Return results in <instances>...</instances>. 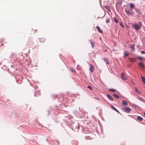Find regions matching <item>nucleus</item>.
<instances>
[{"label":"nucleus","instance_id":"nucleus-26","mask_svg":"<svg viewBox=\"0 0 145 145\" xmlns=\"http://www.w3.org/2000/svg\"><path fill=\"white\" fill-rule=\"evenodd\" d=\"M138 98L140 100L142 101H143V98H142L141 97H138Z\"/></svg>","mask_w":145,"mask_h":145},{"label":"nucleus","instance_id":"nucleus-14","mask_svg":"<svg viewBox=\"0 0 145 145\" xmlns=\"http://www.w3.org/2000/svg\"><path fill=\"white\" fill-rule=\"evenodd\" d=\"M90 41L91 42V43L92 46V47L93 48L94 46V44H95L94 42V41H92V40H91Z\"/></svg>","mask_w":145,"mask_h":145},{"label":"nucleus","instance_id":"nucleus-18","mask_svg":"<svg viewBox=\"0 0 145 145\" xmlns=\"http://www.w3.org/2000/svg\"><path fill=\"white\" fill-rule=\"evenodd\" d=\"M135 10L138 13V14H140V10L139 9H137V8H135Z\"/></svg>","mask_w":145,"mask_h":145},{"label":"nucleus","instance_id":"nucleus-28","mask_svg":"<svg viewBox=\"0 0 145 145\" xmlns=\"http://www.w3.org/2000/svg\"><path fill=\"white\" fill-rule=\"evenodd\" d=\"M87 88H88V89H90V90H92V87H91V86H87Z\"/></svg>","mask_w":145,"mask_h":145},{"label":"nucleus","instance_id":"nucleus-9","mask_svg":"<svg viewBox=\"0 0 145 145\" xmlns=\"http://www.w3.org/2000/svg\"><path fill=\"white\" fill-rule=\"evenodd\" d=\"M129 55V53L126 51H125L124 54V57H126L128 56Z\"/></svg>","mask_w":145,"mask_h":145},{"label":"nucleus","instance_id":"nucleus-23","mask_svg":"<svg viewBox=\"0 0 145 145\" xmlns=\"http://www.w3.org/2000/svg\"><path fill=\"white\" fill-rule=\"evenodd\" d=\"M131 51H133L135 50L134 47L133 46H131Z\"/></svg>","mask_w":145,"mask_h":145},{"label":"nucleus","instance_id":"nucleus-11","mask_svg":"<svg viewBox=\"0 0 145 145\" xmlns=\"http://www.w3.org/2000/svg\"><path fill=\"white\" fill-rule=\"evenodd\" d=\"M103 59L104 60V61L106 62V64L108 65L109 64V61L107 58H105Z\"/></svg>","mask_w":145,"mask_h":145},{"label":"nucleus","instance_id":"nucleus-15","mask_svg":"<svg viewBox=\"0 0 145 145\" xmlns=\"http://www.w3.org/2000/svg\"><path fill=\"white\" fill-rule=\"evenodd\" d=\"M137 119L140 121H142L143 119L142 117L140 116H138L137 117Z\"/></svg>","mask_w":145,"mask_h":145},{"label":"nucleus","instance_id":"nucleus-5","mask_svg":"<svg viewBox=\"0 0 145 145\" xmlns=\"http://www.w3.org/2000/svg\"><path fill=\"white\" fill-rule=\"evenodd\" d=\"M121 78L123 80H127V77H126L125 76L123 73H121Z\"/></svg>","mask_w":145,"mask_h":145},{"label":"nucleus","instance_id":"nucleus-20","mask_svg":"<svg viewBox=\"0 0 145 145\" xmlns=\"http://www.w3.org/2000/svg\"><path fill=\"white\" fill-rule=\"evenodd\" d=\"M132 62H133L134 61H135L136 59H133V58H130L129 59Z\"/></svg>","mask_w":145,"mask_h":145},{"label":"nucleus","instance_id":"nucleus-29","mask_svg":"<svg viewBox=\"0 0 145 145\" xmlns=\"http://www.w3.org/2000/svg\"><path fill=\"white\" fill-rule=\"evenodd\" d=\"M70 70L71 71L73 72H75V71H74L72 68H71Z\"/></svg>","mask_w":145,"mask_h":145},{"label":"nucleus","instance_id":"nucleus-32","mask_svg":"<svg viewBox=\"0 0 145 145\" xmlns=\"http://www.w3.org/2000/svg\"><path fill=\"white\" fill-rule=\"evenodd\" d=\"M141 54H144L145 53V52L144 51H142L141 52Z\"/></svg>","mask_w":145,"mask_h":145},{"label":"nucleus","instance_id":"nucleus-12","mask_svg":"<svg viewBox=\"0 0 145 145\" xmlns=\"http://www.w3.org/2000/svg\"><path fill=\"white\" fill-rule=\"evenodd\" d=\"M122 103L123 105H127V101L124 100L122 101Z\"/></svg>","mask_w":145,"mask_h":145},{"label":"nucleus","instance_id":"nucleus-25","mask_svg":"<svg viewBox=\"0 0 145 145\" xmlns=\"http://www.w3.org/2000/svg\"><path fill=\"white\" fill-rule=\"evenodd\" d=\"M109 90L110 91H112L114 92L116 91L115 90L113 89H109Z\"/></svg>","mask_w":145,"mask_h":145},{"label":"nucleus","instance_id":"nucleus-31","mask_svg":"<svg viewBox=\"0 0 145 145\" xmlns=\"http://www.w3.org/2000/svg\"><path fill=\"white\" fill-rule=\"evenodd\" d=\"M138 58L139 59H143V58L141 57H140V56H138Z\"/></svg>","mask_w":145,"mask_h":145},{"label":"nucleus","instance_id":"nucleus-10","mask_svg":"<svg viewBox=\"0 0 145 145\" xmlns=\"http://www.w3.org/2000/svg\"><path fill=\"white\" fill-rule=\"evenodd\" d=\"M111 107L116 112H118V113H119V111L115 107H114L112 105L111 106Z\"/></svg>","mask_w":145,"mask_h":145},{"label":"nucleus","instance_id":"nucleus-19","mask_svg":"<svg viewBox=\"0 0 145 145\" xmlns=\"http://www.w3.org/2000/svg\"><path fill=\"white\" fill-rule=\"evenodd\" d=\"M105 9H106V10H107L109 12H110V10L109 7L108 6H105Z\"/></svg>","mask_w":145,"mask_h":145},{"label":"nucleus","instance_id":"nucleus-22","mask_svg":"<svg viewBox=\"0 0 145 145\" xmlns=\"http://www.w3.org/2000/svg\"><path fill=\"white\" fill-rule=\"evenodd\" d=\"M113 95L114 97H116V98H119V96L118 95H116L115 94H114Z\"/></svg>","mask_w":145,"mask_h":145},{"label":"nucleus","instance_id":"nucleus-8","mask_svg":"<svg viewBox=\"0 0 145 145\" xmlns=\"http://www.w3.org/2000/svg\"><path fill=\"white\" fill-rule=\"evenodd\" d=\"M106 96H107V97L109 99H110V100H111L112 101H113V99L112 97L109 94H107Z\"/></svg>","mask_w":145,"mask_h":145},{"label":"nucleus","instance_id":"nucleus-33","mask_svg":"<svg viewBox=\"0 0 145 145\" xmlns=\"http://www.w3.org/2000/svg\"><path fill=\"white\" fill-rule=\"evenodd\" d=\"M144 115L145 116V112H144Z\"/></svg>","mask_w":145,"mask_h":145},{"label":"nucleus","instance_id":"nucleus-13","mask_svg":"<svg viewBox=\"0 0 145 145\" xmlns=\"http://www.w3.org/2000/svg\"><path fill=\"white\" fill-rule=\"evenodd\" d=\"M141 78L142 82H143V84H145V77L144 76H141Z\"/></svg>","mask_w":145,"mask_h":145},{"label":"nucleus","instance_id":"nucleus-34","mask_svg":"<svg viewBox=\"0 0 145 145\" xmlns=\"http://www.w3.org/2000/svg\"><path fill=\"white\" fill-rule=\"evenodd\" d=\"M40 125L42 127L43 126V125Z\"/></svg>","mask_w":145,"mask_h":145},{"label":"nucleus","instance_id":"nucleus-6","mask_svg":"<svg viewBox=\"0 0 145 145\" xmlns=\"http://www.w3.org/2000/svg\"><path fill=\"white\" fill-rule=\"evenodd\" d=\"M90 67L89 68V70L90 71H91V72H92L94 70V67L91 64H90Z\"/></svg>","mask_w":145,"mask_h":145},{"label":"nucleus","instance_id":"nucleus-35","mask_svg":"<svg viewBox=\"0 0 145 145\" xmlns=\"http://www.w3.org/2000/svg\"><path fill=\"white\" fill-rule=\"evenodd\" d=\"M96 98V99H98V98Z\"/></svg>","mask_w":145,"mask_h":145},{"label":"nucleus","instance_id":"nucleus-24","mask_svg":"<svg viewBox=\"0 0 145 145\" xmlns=\"http://www.w3.org/2000/svg\"><path fill=\"white\" fill-rule=\"evenodd\" d=\"M120 25L121 27H123V28H124V27L121 22H120Z\"/></svg>","mask_w":145,"mask_h":145},{"label":"nucleus","instance_id":"nucleus-17","mask_svg":"<svg viewBox=\"0 0 145 145\" xmlns=\"http://www.w3.org/2000/svg\"><path fill=\"white\" fill-rule=\"evenodd\" d=\"M139 65L142 68H144V65H143V63H139Z\"/></svg>","mask_w":145,"mask_h":145},{"label":"nucleus","instance_id":"nucleus-3","mask_svg":"<svg viewBox=\"0 0 145 145\" xmlns=\"http://www.w3.org/2000/svg\"><path fill=\"white\" fill-rule=\"evenodd\" d=\"M123 110L127 113H129L131 111V109L129 107H125L123 108Z\"/></svg>","mask_w":145,"mask_h":145},{"label":"nucleus","instance_id":"nucleus-2","mask_svg":"<svg viewBox=\"0 0 145 145\" xmlns=\"http://www.w3.org/2000/svg\"><path fill=\"white\" fill-rule=\"evenodd\" d=\"M139 25H138L137 24H135L134 25L133 27L136 31H138L140 28L141 23V22H139Z\"/></svg>","mask_w":145,"mask_h":145},{"label":"nucleus","instance_id":"nucleus-27","mask_svg":"<svg viewBox=\"0 0 145 145\" xmlns=\"http://www.w3.org/2000/svg\"><path fill=\"white\" fill-rule=\"evenodd\" d=\"M114 21L115 22L117 23H118V21L116 18H114Z\"/></svg>","mask_w":145,"mask_h":145},{"label":"nucleus","instance_id":"nucleus-7","mask_svg":"<svg viewBox=\"0 0 145 145\" xmlns=\"http://www.w3.org/2000/svg\"><path fill=\"white\" fill-rule=\"evenodd\" d=\"M96 27L97 29V30H98V31L100 33H103V32L102 30L100 29V27H99V26H96Z\"/></svg>","mask_w":145,"mask_h":145},{"label":"nucleus","instance_id":"nucleus-1","mask_svg":"<svg viewBox=\"0 0 145 145\" xmlns=\"http://www.w3.org/2000/svg\"><path fill=\"white\" fill-rule=\"evenodd\" d=\"M129 8H126L125 9V13L128 16H133L134 14V13L133 12H131L129 10Z\"/></svg>","mask_w":145,"mask_h":145},{"label":"nucleus","instance_id":"nucleus-16","mask_svg":"<svg viewBox=\"0 0 145 145\" xmlns=\"http://www.w3.org/2000/svg\"><path fill=\"white\" fill-rule=\"evenodd\" d=\"M40 40L41 42L43 43L45 41V39L43 38H41L40 39Z\"/></svg>","mask_w":145,"mask_h":145},{"label":"nucleus","instance_id":"nucleus-4","mask_svg":"<svg viewBox=\"0 0 145 145\" xmlns=\"http://www.w3.org/2000/svg\"><path fill=\"white\" fill-rule=\"evenodd\" d=\"M129 5H130L129 7L131 8V10H132L133 9H135V8H135V7L134 6V4L131 3L130 4H129Z\"/></svg>","mask_w":145,"mask_h":145},{"label":"nucleus","instance_id":"nucleus-30","mask_svg":"<svg viewBox=\"0 0 145 145\" xmlns=\"http://www.w3.org/2000/svg\"><path fill=\"white\" fill-rule=\"evenodd\" d=\"M110 22V20L109 19H108L106 20V22L107 23H108Z\"/></svg>","mask_w":145,"mask_h":145},{"label":"nucleus","instance_id":"nucleus-21","mask_svg":"<svg viewBox=\"0 0 145 145\" xmlns=\"http://www.w3.org/2000/svg\"><path fill=\"white\" fill-rule=\"evenodd\" d=\"M135 91L137 93H141L140 92H139V91L137 89V88L136 87L135 88Z\"/></svg>","mask_w":145,"mask_h":145}]
</instances>
